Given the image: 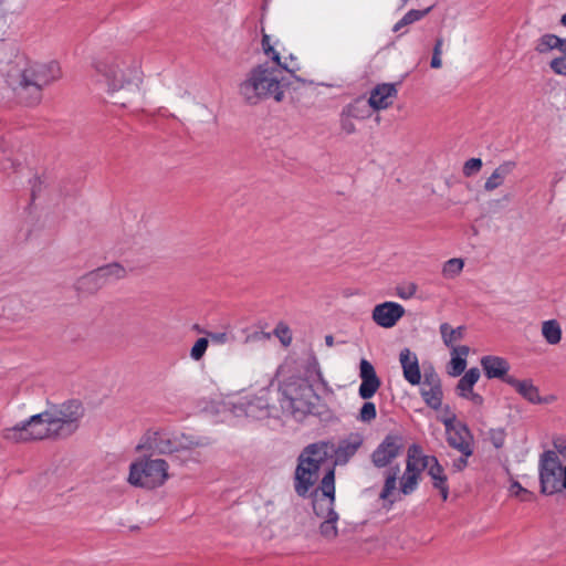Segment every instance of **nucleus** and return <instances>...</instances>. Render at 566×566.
I'll list each match as a JSON object with an SVG mask.
<instances>
[{"mask_svg": "<svg viewBox=\"0 0 566 566\" xmlns=\"http://www.w3.org/2000/svg\"><path fill=\"white\" fill-rule=\"evenodd\" d=\"M208 345L209 339L207 337L198 338L190 349V357L196 361L200 360L205 356Z\"/></svg>", "mask_w": 566, "mask_h": 566, "instance_id": "58836bf2", "label": "nucleus"}, {"mask_svg": "<svg viewBox=\"0 0 566 566\" xmlns=\"http://www.w3.org/2000/svg\"><path fill=\"white\" fill-rule=\"evenodd\" d=\"M566 490V465L563 469L562 482H560V492Z\"/></svg>", "mask_w": 566, "mask_h": 566, "instance_id": "13d9d810", "label": "nucleus"}, {"mask_svg": "<svg viewBox=\"0 0 566 566\" xmlns=\"http://www.w3.org/2000/svg\"><path fill=\"white\" fill-rule=\"evenodd\" d=\"M281 408L295 418L311 413L315 407L316 395L313 385L302 378L290 379L284 382L281 390Z\"/></svg>", "mask_w": 566, "mask_h": 566, "instance_id": "423d86ee", "label": "nucleus"}, {"mask_svg": "<svg viewBox=\"0 0 566 566\" xmlns=\"http://www.w3.org/2000/svg\"><path fill=\"white\" fill-rule=\"evenodd\" d=\"M168 478V463L163 459L145 458L130 464L128 482L145 489H155Z\"/></svg>", "mask_w": 566, "mask_h": 566, "instance_id": "0eeeda50", "label": "nucleus"}, {"mask_svg": "<svg viewBox=\"0 0 566 566\" xmlns=\"http://www.w3.org/2000/svg\"><path fill=\"white\" fill-rule=\"evenodd\" d=\"M448 444L458 450L465 457L473 454V437L468 426L463 422H457L455 416L444 418L442 420Z\"/></svg>", "mask_w": 566, "mask_h": 566, "instance_id": "9b49d317", "label": "nucleus"}, {"mask_svg": "<svg viewBox=\"0 0 566 566\" xmlns=\"http://www.w3.org/2000/svg\"><path fill=\"white\" fill-rule=\"evenodd\" d=\"M420 394L428 407L432 408L433 410L440 409L442 405L443 392L441 379L437 373H424Z\"/></svg>", "mask_w": 566, "mask_h": 566, "instance_id": "4468645a", "label": "nucleus"}, {"mask_svg": "<svg viewBox=\"0 0 566 566\" xmlns=\"http://www.w3.org/2000/svg\"><path fill=\"white\" fill-rule=\"evenodd\" d=\"M421 473L416 472L412 467L406 465L403 475L400 479V492L405 495L413 493L418 486Z\"/></svg>", "mask_w": 566, "mask_h": 566, "instance_id": "cd10ccee", "label": "nucleus"}, {"mask_svg": "<svg viewBox=\"0 0 566 566\" xmlns=\"http://www.w3.org/2000/svg\"><path fill=\"white\" fill-rule=\"evenodd\" d=\"M462 398L470 400L475 406H482L483 401H484L483 397L480 394L474 392V391L467 394Z\"/></svg>", "mask_w": 566, "mask_h": 566, "instance_id": "603ef678", "label": "nucleus"}, {"mask_svg": "<svg viewBox=\"0 0 566 566\" xmlns=\"http://www.w3.org/2000/svg\"><path fill=\"white\" fill-rule=\"evenodd\" d=\"M468 458L469 457L461 454V457L459 459L454 460L453 461L454 470L462 471L463 469H465L468 465Z\"/></svg>", "mask_w": 566, "mask_h": 566, "instance_id": "864d4df0", "label": "nucleus"}, {"mask_svg": "<svg viewBox=\"0 0 566 566\" xmlns=\"http://www.w3.org/2000/svg\"><path fill=\"white\" fill-rule=\"evenodd\" d=\"M105 284V280L96 269L80 277L76 282V289L81 292L95 293Z\"/></svg>", "mask_w": 566, "mask_h": 566, "instance_id": "b1692460", "label": "nucleus"}, {"mask_svg": "<svg viewBox=\"0 0 566 566\" xmlns=\"http://www.w3.org/2000/svg\"><path fill=\"white\" fill-rule=\"evenodd\" d=\"M553 447L555 452L566 458V436H556L553 438Z\"/></svg>", "mask_w": 566, "mask_h": 566, "instance_id": "3c124183", "label": "nucleus"}, {"mask_svg": "<svg viewBox=\"0 0 566 566\" xmlns=\"http://www.w3.org/2000/svg\"><path fill=\"white\" fill-rule=\"evenodd\" d=\"M363 440L360 437H352L342 440L335 451L336 460L346 463L360 448Z\"/></svg>", "mask_w": 566, "mask_h": 566, "instance_id": "393cba45", "label": "nucleus"}, {"mask_svg": "<svg viewBox=\"0 0 566 566\" xmlns=\"http://www.w3.org/2000/svg\"><path fill=\"white\" fill-rule=\"evenodd\" d=\"M397 94L398 91L396 84H378L371 90L368 103L374 111L386 109L392 104V99Z\"/></svg>", "mask_w": 566, "mask_h": 566, "instance_id": "dca6fc26", "label": "nucleus"}, {"mask_svg": "<svg viewBox=\"0 0 566 566\" xmlns=\"http://www.w3.org/2000/svg\"><path fill=\"white\" fill-rule=\"evenodd\" d=\"M400 469L398 465L390 467L385 472V483L384 488L379 494V497L384 501H388L389 504H392L395 502L394 499H391V495L394 494L396 490V483L399 475Z\"/></svg>", "mask_w": 566, "mask_h": 566, "instance_id": "a878e982", "label": "nucleus"}, {"mask_svg": "<svg viewBox=\"0 0 566 566\" xmlns=\"http://www.w3.org/2000/svg\"><path fill=\"white\" fill-rule=\"evenodd\" d=\"M193 328H195L196 331H198L199 333H203V331L200 328V326H199V325H195V326H193Z\"/></svg>", "mask_w": 566, "mask_h": 566, "instance_id": "e2e57ef3", "label": "nucleus"}, {"mask_svg": "<svg viewBox=\"0 0 566 566\" xmlns=\"http://www.w3.org/2000/svg\"><path fill=\"white\" fill-rule=\"evenodd\" d=\"M506 384L513 387L525 400L531 403H548L551 398H542L538 388L531 379L520 380L515 377L507 378Z\"/></svg>", "mask_w": 566, "mask_h": 566, "instance_id": "6ab92c4d", "label": "nucleus"}, {"mask_svg": "<svg viewBox=\"0 0 566 566\" xmlns=\"http://www.w3.org/2000/svg\"><path fill=\"white\" fill-rule=\"evenodd\" d=\"M480 378V370L478 368H470L459 380L457 385V394L460 397L465 396L473 391V386L478 382Z\"/></svg>", "mask_w": 566, "mask_h": 566, "instance_id": "c85d7f7f", "label": "nucleus"}, {"mask_svg": "<svg viewBox=\"0 0 566 566\" xmlns=\"http://www.w3.org/2000/svg\"><path fill=\"white\" fill-rule=\"evenodd\" d=\"M327 446L313 443L300 454L294 473V490L301 497H306L318 479L321 465L327 459Z\"/></svg>", "mask_w": 566, "mask_h": 566, "instance_id": "39448f33", "label": "nucleus"}, {"mask_svg": "<svg viewBox=\"0 0 566 566\" xmlns=\"http://www.w3.org/2000/svg\"><path fill=\"white\" fill-rule=\"evenodd\" d=\"M430 65L433 69H440L442 65L441 55L432 54Z\"/></svg>", "mask_w": 566, "mask_h": 566, "instance_id": "4d7b16f0", "label": "nucleus"}, {"mask_svg": "<svg viewBox=\"0 0 566 566\" xmlns=\"http://www.w3.org/2000/svg\"><path fill=\"white\" fill-rule=\"evenodd\" d=\"M403 448L402 437L388 434L371 454V461L377 468H385L396 459Z\"/></svg>", "mask_w": 566, "mask_h": 566, "instance_id": "f8f14e48", "label": "nucleus"}, {"mask_svg": "<svg viewBox=\"0 0 566 566\" xmlns=\"http://www.w3.org/2000/svg\"><path fill=\"white\" fill-rule=\"evenodd\" d=\"M93 66L111 93L139 80V63L132 56L107 55L95 61Z\"/></svg>", "mask_w": 566, "mask_h": 566, "instance_id": "20e7f679", "label": "nucleus"}, {"mask_svg": "<svg viewBox=\"0 0 566 566\" xmlns=\"http://www.w3.org/2000/svg\"><path fill=\"white\" fill-rule=\"evenodd\" d=\"M376 416L377 411L375 403L366 401L359 411L358 420H360L361 422H370L376 418Z\"/></svg>", "mask_w": 566, "mask_h": 566, "instance_id": "a19ab883", "label": "nucleus"}, {"mask_svg": "<svg viewBox=\"0 0 566 566\" xmlns=\"http://www.w3.org/2000/svg\"><path fill=\"white\" fill-rule=\"evenodd\" d=\"M314 513L322 518L338 515L334 510L335 503V470L329 469L323 476L321 484L312 493Z\"/></svg>", "mask_w": 566, "mask_h": 566, "instance_id": "9d476101", "label": "nucleus"}, {"mask_svg": "<svg viewBox=\"0 0 566 566\" xmlns=\"http://www.w3.org/2000/svg\"><path fill=\"white\" fill-rule=\"evenodd\" d=\"M464 266L462 259L453 258L444 262L442 268V275L447 279H454L458 276Z\"/></svg>", "mask_w": 566, "mask_h": 566, "instance_id": "4c0bfd02", "label": "nucleus"}, {"mask_svg": "<svg viewBox=\"0 0 566 566\" xmlns=\"http://www.w3.org/2000/svg\"><path fill=\"white\" fill-rule=\"evenodd\" d=\"M342 111L345 112L346 115H349L354 119H366L371 116V107L368 101H364L363 98H356L348 105H346Z\"/></svg>", "mask_w": 566, "mask_h": 566, "instance_id": "bb28decb", "label": "nucleus"}, {"mask_svg": "<svg viewBox=\"0 0 566 566\" xmlns=\"http://www.w3.org/2000/svg\"><path fill=\"white\" fill-rule=\"evenodd\" d=\"M534 50L538 54H547L554 50L566 52V39H562L555 34L546 33L535 41Z\"/></svg>", "mask_w": 566, "mask_h": 566, "instance_id": "4be33fe9", "label": "nucleus"}, {"mask_svg": "<svg viewBox=\"0 0 566 566\" xmlns=\"http://www.w3.org/2000/svg\"><path fill=\"white\" fill-rule=\"evenodd\" d=\"M340 128L347 135L354 134L356 132V126L353 122V117L346 115L344 111L340 112L339 115Z\"/></svg>", "mask_w": 566, "mask_h": 566, "instance_id": "de8ad7c7", "label": "nucleus"}, {"mask_svg": "<svg viewBox=\"0 0 566 566\" xmlns=\"http://www.w3.org/2000/svg\"><path fill=\"white\" fill-rule=\"evenodd\" d=\"M262 49L265 55L270 56L273 62L276 63L282 70L287 71L289 73H294L300 70L298 66L292 65L290 66L286 63L281 62L280 53L274 50V48L270 43V35L264 33L262 34Z\"/></svg>", "mask_w": 566, "mask_h": 566, "instance_id": "7c9ffc66", "label": "nucleus"}, {"mask_svg": "<svg viewBox=\"0 0 566 566\" xmlns=\"http://www.w3.org/2000/svg\"><path fill=\"white\" fill-rule=\"evenodd\" d=\"M560 23L566 27V13L563 14L562 19H560Z\"/></svg>", "mask_w": 566, "mask_h": 566, "instance_id": "052dcab7", "label": "nucleus"}, {"mask_svg": "<svg viewBox=\"0 0 566 566\" xmlns=\"http://www.w3.org/2000/svg\"><path fill=\"white\" fill-rule=\"evenodd\" d=\"M405 313L402 305L388 301L374 307L371 318L378 326L391 328L403 317Z\"/></svg>", "mask_w": 566, "mask_h": 566, "instance_id": "ddd939ff", "label": "nucleus"}, {"mask_svg": "<svg viewBox=\"0 0 566 566\" xmlns=\"http://www.w3.org/2000/svg\"><path fill=\"white\" fill-rule=\"evenodd\" d=\"M274 334L280 338L283 345H290L292 336L287 325L279 323L274 329Z\"/></svg>", "mask_w": 566, "mask_h": 566, "instance_id": "a18cd8bd", "label": "nucleus"}, {"mask_svg": "<svg viewBox=\"0 0 566 566\" xmlns=\"http://www.w3.org/2000/svg\"><path fill=\"white\" fill-rule=\"evenodd\" d=\"M482 168V160L480 158H471L464 163L463 166V175L465 177H471L479 172Z\"/></svg>", "mask_w": 566, "mask_h": 566, "instance_id": "79ce46f5", "label": "nucleus"}, {"mask_svg": "<svg viewBox=\"0 0 566 566\" xmlns=\"http://www.w3.org/2000/svg\"><path fill=\"white\" fill-rule=\"evenodd\" d=\"M563 469L555 451L546 450L539 455L538 479L542 494L553 495L560 492Z\"/></svg>", "mask_w": 566, "mask_h": 566, "instance_id": "6e6552de", "label": "nucleus"}, {"mask_svg": "<svg viewBox=\"0 0 566 566\" xmlns=\"http://www.w3.org/2000/svg\"><path fill=\"white\" fill-rule=\"evenodd\" d=\"M481 366L483 368L484 375L489 379H501L506 384L507 378H513V376L509 375L510 363L500 356L488 355L481 358Z\"/></svg>", "mask_w": 566, "mask_h": 566, "instance_id": "f3484780", "label": "nucleus"}, {"mask_svg": "<svg viewBox=\"0 0 566 566\" xmlns=\"http://www.w3.org/2000/svg\"><path fill=\"white\" fill-rule=\"evenodd\" d=\"M399 361L402 367L405 379L411 385H419L421 380V373L417 355L409 348H403L399 354Z\"/></svg>", "mask_w": 566, "mask_h": 566, "instance_id": "a211bd4d", "label": "nucleus"}, {"mask_svg": "<svg viewBox=\"0 0 566 566\" xmlns=\"http://www.w3.org/2000/svg\"><path fill=\"white\" fill-rule=\"evenodd\" d=\"M61 76L62 71L56 61L32 63L20 75L19 95L27 105H36L42 99L43 88Z\"/></svg>", "mask_w": 566, "mask_h": 566, "instance_id": "7ed1b4c3", "label": "nucleus"}, {"mask_svg": "<svg viewBox=\"0 0 566 566\" xmlns=\"http://www.w3.org/2000/svg\"><path fill=\"white\" fill-rule=\"evenodd\" d=\"M431 10V7L424 9V10H410L408 11L392 28L394 32H399L402 30V28L421 20L423 17H426Z\"/></svg>", "mask_w": 566, "mask_h": 566, "instance_id": "72a5a7b5", "label": "nucleus"}, {"mask_svg": "<svg viewBox=\"0 0 566 566\" xmlns=\"http://www.w3.org/2000/svg\"><path fill=\"white\" fill-rule=\"evenodd\" d=\"M280 73V70L268 64H260L253 67L239 86L240 95L250 105H256L262 99L268 98L282 102L284 91L279 77Z\"/></svg>", "mask_w": 566, "mask_h": 566, "instance_id": "f03ea898", "label": "nucleus"}, {"mask_svg": "<svg viewBox=\"0 0 566 566\" xmlns=\"http://www.w3.org/2000/svg\"><path fill=\"white\" fill-rule=\"evenodd\" d=\"M325 343L328 347H332L334 345V337L332 335H326Z\"/></svg>", "mask_w": 566, "mask_h": 566, "instance_id": "bf43d9fd", "label": "nucleus"}, {"mask_svg": "<svg viewBox=\"0 0 566 566\" xmlns=\"http://www.w3.org/2000/svg\"><path fill=\"white\" fill-rule=\"evenodd\" d=\"M452 348V355L454 356H460V357H463L465 358V356L469 354V347L463 345V346H453L451 347Z\"/></svg>", "mask_w": 566, "mask_h": 566, "instance_id": "5fc2aeb1", "label": "nucleus"}, {"mask_svg": "<svg viewBox=\"0 0 566 566\" xmlns=\"http://www.w3.org/2000/svg\"><path fill=\"white\" fill-rule=\"evenodd\" d=\"M97 270L105 280V283H108L111 280L124 279L127 274L125 268L116 262L99 266Z\"/></svg>", "mask_w": 566, "mask_h": 566, "instance_id": "473e14b6", "label": "nucleus"}, {"mask_svg": "<svg viewBox=\"0 0 566 566\" xmlns=\"http://www.w3.org/2000/svg\"><path fill=\"white\" fill-rule=\"evenodd\" d=\"M409 0H400V6L399 8H403L407 3H408Z\"/></svg>", "mask_w": 566, "mask_h": 566, "instance_id": "680f3d73", "label": "nucleus"}, {"mask_svg": "<svg viewBox=\"0 0 566 566\" xmlns=\"http://www.w3.org/2000/svg\"><path fill=\"white\" fill-rule=\"evenodd\" d=\"M208 339L213 344L223 345L231 340V336L227 332H207Z\"/></svg>", "mask_w": 566, "mask_h": 566, "instance_id": "09e8293b", "label": "nucleus"}, {"mask_svg": "<svg viewBox=\"0 0 566 566\" xmlns=\"http://www.w3.org/2000/svg\"><path fill=\"white\" fill-rule=\"evenodd\" d=\"M431 457L423 454L422 448L419 444H411L408 448L406 465L410 463L416 472L422 473L430 464Z\"/></svg>", "mask_w": 566, "mask_h": 566, "instance_id": "5701e85b", "label": "nucleus"}, {"mask_svg": "<svg viewBox=\"0 0 566 566\" xmlns=\"http://www.w3.org/2000/svg\"><path fill=\"white\" fill-rule=\"evenodd\" d=\"M442 45H443V39L441 36L437 38L432 54L441 55L442 54Z\"/></svg>", "mask_w": 566, "mask_h": 566, "instance_id": "6e6d98bb", "label": "nucleus"}, {"mask_svg": "<svg viewBox=\"0 0 566 566\" xmlns=\"http://www.w3.org/2000/svg\"><path fill=\"white\" fill-rule=\"evenodd\" d=\"M304 380H307L312 385L315 382H322L323 385H325V380L323 378L318 360L315 356H311L307 359L306 378Z\"/></svg>", "mask_w": 566, "mask_h": 566, "instance_id": "c9c22d12", "label": "nucleus"}, {"mask_svg": "<svg viewBox=\"0 0 566 566\" xmlns=\"http://www.w3.org/2000/svg\"><path fill=\"white\" fill-rule=\"evenodd\" d=\"M416 292L417 285L415 283H409L407 285L397 287V295L403 300L411 298L416 294Z\"/></svg>", "mask_w": 566, "mask_h": 566, "instance_id": "8fccbe9b", "label": "nucleus"}, {"mask_svg": "<svg viewBox=\"0 0 566 566\" xmlns=\"http://www.w3.org/2000/svg\"><path fill=\"white\" fill-rule=\"evenodd\" d=\"M489 438L494 448L500 449L505 442V431L504 429H491Z\"/></svg>", "mask_w": 566, "mask_h": 566, "instance_id": "49530a36", "label": "nucleus"}, {"mask_svg": "<svg viewBox=\"0 0 566 566\" xmlns=\"http://www.w3.org/2000/svg\"><path fill=\"white\" fill-rule=\"evenodd\" d=\"M510 493L511 495L518 497L521 501L524 502H528L534 499V494L531 491L523 488L517 481L512 482L510 486Z\"/></svg>", "mask_w": 566, "mask_h": 566, "instance_id": "ea45409f", "label": "nucleus"}, {"mask_svg": "<svg viewBox=\"0 0 566 566\" xmlns=\"http://www.w3.org/2000/svg\"><path fill=\"white\" fill-rule=\"evenodd\" d=\"M516 168L513 160L503 161L499 165L484 184V190L491 192L504 184L505 178Z\"/></svg>", "mask_w": 566, "mask_h": 566, "instance_id": "aec40b11", "label": "nucleus"}, {"mask_svg": "<svg viewBox=\"0 0 566 566\" xmlns=\"http://www.w3.org/2000/svg\"><path fill=\"white\" fill-rule=\"evenodd\" d=\"M450 365L452 370L449 374L454 377L460 376L467 367V360L463 357L452 355Z\"/></svg>", "mask_w": 566, "mask_h": 566, "instance_id": "c03bdc74", "label": "nucleus"}, {"mask_svg": "<svg viewBox=\"0 0 566 566\" xmlns=\"http://www.w3.org/2000/svg\"><path fill=\"white\" fill-rule=\"evenodd\" d=\"M338 521V515H333L332 517H326L319 525V533L326 539H334L338 535V530L336 523Z\"/></svg>", "mask_w": 566, "mask_h": 566, "instance_id": "e433bc0d", "label": "nucleus"}, {"mask_svg": "<svg viewBox=\"0 0 566 566\" xmlns=\"http://www.w3.org/2000/svg\"><path fill=\"white\" fill-rule=\"evenodd\" d=\"M248 417L264 418L269 416L268 402L263 398H255L249 401L245 407Z\"/></svg>", "mask_w": 566, "mask_h": 566, "instance_id": "f704fd0d", "label": "nucleus"}, {"mask_svg": "<svg viewBox=\"0 0 566 566\" xmlns=\"http://www.w3.org/2000/svg\"><path fill=\"white\" fill-rule=\"evenodd\" d=\"M428 474L432 479L433 488L438 489L441 493L442 500L447 501L449 495V486L447 483V475L444 474L443 467L439 463L436 457H431L430 464L427 467Z\"/></svg>", "mask_w": 566, "mask_h": 566, "instance_id": "412c9836", "label": "nucleus"}, {"mask_svg": "<svg viewBox=\"0 0 566 566\" xmlns=\"http://www.w3.org/2000/svg\"><path fill=\"white\" fill-rule=\"evenodd\" d=\"M193 443L188 441L185 437L177 438L170 437L169 433L164 431H148L142 438L137 446V450H147L151 453H172L180 449H189Z\"/></svg>", "mask_w": 566, "mask_h": 566, "instance_id": "1a4fd4ad", "label": "nucleus"}, {"mask_svg": "<svg viewBox=\"0 0 566 566\" xmlns=\"http://www.w3.org/2000/svg\"><path fill=\"white\" fill-rule=\"evenodd\" d=\"M560 56L551 61L549 66L556 73L566 75V52H559Z\"/></svg>", "mask_w": 566, "mask_h": 566, "instance_id": "37998d69", "label": "nucleus"}, {"mask_svg": "<svg viewBox=\"0 0 566 566\" xmlns=\"http://www.w3.org/2000/svg\"><path fill=\"white\" fill-rule=\"evenodd\" d=\"M359 377L361 379L358 392L360 398L370 399L379 389L381 381L370 361L361 359L359 363Z\"/></svg>", "mask_w": 566, "mask_h": 566, "instance_id": "2eb2a0df", "label": "nucleus"}, {"mask_svg": "<svg viewBox=\"0 0 566 566\" xmlns=\"http://www.w3.org/2000/svg\"><path fill=\"white\" fill-rule=\"evenodd\" d=\"M464 331L463 326L452 328L448 323L440 325V334L447 347H453L455 342L461 340L464 337Z\"/></svg>", "mask_w": 566, "mask_h": 566, "instance_id": "2f4dec72", "label": "nucleus"}, {"mask_svg": "<svg viewBox=\"0 0 566 566\" xmlns=\"http://www.w3.org/2000/svg\"><path fill=\"white\" fill-rule=\"evenodd\" d=\"M542 336L549 345H557L562 339V327L556 319L542 323Z\"/></svg>", "mask_w": 566, "mask_h": 566, "instance_id": "c756f323", "label": "nucleus"}, {"mask_svg": "<svg viewBox=\"0 0 566 566\" xmlns=\"http://www.w3.org/2000/svg\"><path fill=\"white\" fill-rule=\"evenodd\" d=\"M84 415L85 408L77 399L52 403L43 412L31 416L28 420L21 421L14 427L4 429L2 437L15 443L44 439H66L77 431Z\"/></svg>", "mask_w": 566, "mask_h": 566, "instance_id": "f257e3e1", "label": "nucleus"}]
</instances>
